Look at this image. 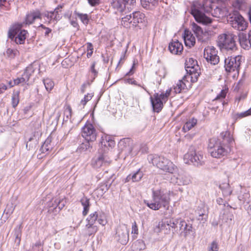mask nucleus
I'll return each mask as SVG.
<instances>
[{
  "instance_id": "obj_38",
  "label": "nucleus",
  "mask_w": 251,
  "mask_h": 251,
  "mask_svg": "<svg viewBox=\"0 0 251 251\" xmlns=\"http://www.w3.org/2000/svg\"><path fill=\"white\" fill-rule=\"evenodd\" d=\"M31 74V70L28 68H27L21 77L24 83L29 81Z\"/></svg>"
},
{
  "instance_id": "obj_37",
  "label": "nucleus",
  "mask_w": 251,
  "mask_h": 251,
  "mask_svg": "<svg viewBox=\"0 0 251 251\" xmlns=\"http://www.w3.org/2000/svg\"><path fill=\"white\" fill-rule=\"evenodd\" d=\"M141 4L144 8L149 6L150 4L154 6L157 4L158 0H141Z\"/></svg>"
},
{
  "instance_id": "obj_60",
  "label": "nucleus",
  "mask_w": 251,
  "mask_h": 251,
  "mask_svg": "<svg viewBox=\"0 0 251 251\" xmlns=\"http://www.w3.org/2000/svg\"><path fill=\"white\" fill-rule=\"evenodd\" d=\"M8 84L9 86V88L12 87L14 86H15L14 81L12 82V81H8Z\"/></svg>"
},
{
  "instance_id": "obj_41",
  "label": "nucleus",
  "mask_w": 251,
  "mask_h": 251,
  "mask_svg": "<svg viewBox=\"0 0 251 251\" xmlns=\"http://www.w3.org/2000/svg\"><path fill=\"white\" fill-rule=\"evenodd\" d=\"M64 113L67 119L71 118L72 115V109L70 105H66L65 106Z\"/></svg>"
},
{
  "instance_id": "obj_55",
  "label": "nucleus",
  "mask_w": 251,
  "mask_h": 251,
  "mask_svg": "<svg viewBox=\"0 0 251 251\" xmlns=\"http://www.w3.org/2000/svg\"><path fill=\"white\" fill-rule=\"evenodd\" d=\"M126 5H134L136 3V0H124Z\"/></svg>"
},
{
  "instance_id": "obj_57",
  "label": "nucleus",
  "mask_w": 251,
  "mask_h": 251,
  "mask_svg": "<svg viewBox=\"0 0 251 251\" xmlns=\"http://www.w3.org/2000/svg\"><path fill=\"white\" fill-rule=\"evenodd\" d=\"M9 0H0V6H6L9 4Z\"/></svg>"
},
{
  "instance_id": "obj_32",
  "label": "nucleus",
  "mask_w": 251,
  "mask_h": 251,
  "mask_svg": "<svg viewBox=\"0 0 251 251\" xmlns=\"http://www.w3.org/2000/svg\"><path fill=\"white\" fill-rule=\"evenodd\" d=\"M98 218V214L97 212L91 213L86 219L87 224L93 225Z\"/></svg>"
},
{
  "instance_id": "obj_39",
  "label": "nucleus",
  "mask_w": 251,
  "mask_h": 251,
  "mask_svg": "<svg viewBox=\"0 0 251 251\" xmlns=\"http://www.w3.org/2000/svg\"><path fill=\"white\" fill-rule=\"evenodd\" d=\"M248 116H250L247 110L243 112L234 114L233 116V118L235 120L237 121Z\"/></svg>"
},
{
  "instance_id": "obj_20",
  "label": "nucleus",
  "mask_w": 251,
  "mask_h": 251,
  "mask_svg": "<svg viewBox=\"0 0 251 251\" xmlns=\"http://www.w3.org/2000/svg\"><path fill=\"white\" fill-rule=\"evenodd\" d=\"M183 38L186 47L191 48L195 46L196 39L190 30L185 29L183 34Z\"/></svg>"
},
{
  "instance_id": "obj_28",
  "label": "nucleus",
  "mask_w": 251,
  "mask_h": 251,
  "mask_svg": "<svg viewBox=\"0 0 251 251\" xmlns=\"http://www.w3.org/2000/svg\"><path fill=\"white\" fill-rule=\"evenodd\" d=\"M143 176V173L139 169L132 176L128 175L126 177L127 181H129V179H131L132 182H138Z\"/></svg>"
},
{
  "instance_id": "obj_58",
  "label": "nucleus",
  "mask_w": 251,
  "mask_h": 251,
  "mask_svg": "<svg viewBox=\"0 0 251 251\" xmlns=\"http://www.w3.org/2000/svg\"><path fill=\"white\" fill-rule=\"evenodd\" d=\"M71 25L75 27L78 28L79 25L76 21H72L71 22Z\"/></svg>"
},
{
  "instance_id": "obj_34",
  "label": "nucleus",
  "mask_w": 251,
  "mask_h": 251,
  "mask_svg": "<svg viewBox=\"0 0 251 251\" xmlns=\"http://www.w3.org/2000/svg\"><path fill=\"white\" fill-rule=\"evenodd\" d=\"M18 54L19 51L17 50L11 48L7 49L4 53L5 55L11 59L14 58L16 56L18 55Z\"/></svg>"
},
{
  "instance_id": "obj_21",
  "label": "nucleus",
  "mask_w": 251,
  "mask_h": 251,
  "mask_svg": "<svg viewBox=\"0 0 251 251\" xmlns=\"http://www.w3.org/2000/svg\"><path fill=\"white\" fill-rule=\"evenodd\" d=\"M170 226L169 224H166L162 221H160L154 227V231L157 233L163 232L165 234H168L170 232Z\"/></svg>"
},
{
  "instance_id": "obj_40",
  "label": "nucleus",
  "mask_w": 251,
  "mask_h": 251,
  "mask_svg": "<svg viewBox=\"0 0 251 251\" xmlns=\"http://www.w3.org/2000/svg\"><path fill=\"white\" fill-rule=\"evenodd\" d=\"M76 15L84 24H87L89 22L88 16L87 14L77 13Z\"/></svg>"
},
{
  "instance_id": "obj_52",
  "label": "nucleus",
  "mask_w": 251,
  "mask_h": 251,
  "mask_svg": "<svg viewBox=\"0 0 251 251\" xmlns=\"http://www.w3.org/2000/svg\"><path fill=\"white\" fill-rule=\"evenodd\" d=\"M8 89V87L4 83H0V94H3Z\"/></svg>"
},
{
  "instance_id": "obj_4",
  "label": "nucleus",
  "mask_w": 251,
  "mask_h": 251,
  "mask_svg": "<svg viewBox=\"0 0 251 251\" xmlns=\"http://www.w3.org/2000/svg\"><path fill=\"white\" fill-rule=\"evenodd\" d=\"M31 23V16L27 14L23 24L15 23L12 25L8 31V37L13 40L17 44H24L26 38L27 32L22 30L23 24L29 25Z\"/></svg>"
},
{
  "instance_id": "obj_10",
  "label": "nucleus",
  "mask_w": 251,
  "mask_h": 251,
  "mask_svg": "<svg viewBox=\"0 0 251 251\" xmlns=\"http://www.w3.org/2000/svg\"><path fill=\"white\" fill-rule=\"evenodd\" d=\"M194 81L193 77L190 75H186L182 79L179 80L175 85L173 86L175 94L181 92H185L189 90L192 86L193 83L197 82Z\"/></svg>"
},
{
  "instance_id": "obj_62",
  "label": "nucleus",
  "mask_w": 251,
  "mask_h": 251,
  "mask_svg": "<svg viewBox=\"0 0 251 251\" xmlns=\"http://www.w3.org/2000/svg\"><path fill=\"white\" fill-rule=\"evenodd\" d=\"M65 62H66V60H64L62 62V64H63V65H64V63H65Z\"/></svg>"
},
{
  "instance_id": "obj_53",
  "label": "nucleus",
  "mask_w": 251,
  "mask_h": 251,
  "mask_svg": "<svg viewBox=\"0 0 251 251\" xmlns=\"http://www.w3.org/2000/svg\"><path fill=\"white\" fill-rule=\"evenodd\" d=\"M40 26H41L43 29H45V30H46L45 32V36H48L51 32V29L50 28L46 27L43 25L41 24Z\"/></svg>"
},
{
  "instance_id": "obj_54",
  "label": "nucleus",
  "mask_w": 251,
  "mask_h": 251,
  "mask_svg": "<svg viewBox=\"0 0 251 251\" xmlns=\"http://www.w3.org/2000/svg\"><path fill=\"white\" fill-rule=\"evenodd\" d=\"M204 212V206H203V208H201L198 212V214L199 215V218L198 220H202V218H201V217H202V216H203L205 215Z\"/></svg>"
},
{
  "instance_id": "obj_61",
  "label": "nucleus",
  "mask_w": 251,
  "mask_h": 251,
  "mask_svg": "<svg viewBox=\"0 0 251 251\" xmlns=\"http://www.w3.org/2000/svg\"><path fill=\"white\" fill-rule=\"evenodd\" d=\"M142 147H144L145 148V151L147 152V150H148V148L147 147V145L146 144H142V145H141V149L142 148Z\"/></svg>"
},
{
  "instance_id": "obj_12",
  "label": "nucleus",
  "mask_w": 251,
  "mask_h": 251,
  "mask_svg": "<svg viewBox=\"0 0 251 251\" xmlns=\"http://www.w3.org/2000/svg\"><path fill=\"white\" fill-rule=\"evenodd\" d=\"M81 135L88 143L96 141L97 134L93 124L86 122L81 129Z\"/></svg>"
},
{
  "instance_id": "obj_13",
  "label": "nucleus",
  "mask_w": 251,
  "mask_h": 251,
  "mask_svg": "<svg viewBox=\"0 0 251 251\" xmlns=\"http://www.w3.org/2000/svg\"><path fill=\"white\" fill-rule=\"evenodd\" d=\"M184 160L186 163H193L195 165H201L203 164V156L197 154L194 148L189 149L188 152L184 155Z\"/></svg>"
},
{
  "instance_id": "obj_59",
  "label": "nucleus",
  "mask_w": 251,
  "mask_h": 251,
  "mask_svg": "<svg viewBox=\"0 0 251 251\" xmlns=\"http://www.w3.org/2000/svg\"><path fill=\"white\" fill-rule=\"evenodd\" d=\"M248 15L249 20L251 25V9H250V10L249 11Z\"/></svg>"
},
{
  "instance_id": "obj_64",
  "label": "nucleus",
  "mask_w": 251,
  "mask_h": 251,
  "mask_svg": "<svg viewBox=\"0 0 251 251\" xmlns=\"http://www.w3.org/2000/svg\"><path fill=\"white\" fill-rule=\"evenodd\" d=\"M79 251H82V250H79Z\"/></svg>"
},
{
  "instance_id": "obj_50",
  "label": "nucleus",
  "mask_w": 251,
  "mask_h": 251,
  "mask_svg": "<svg viewBox=\"0 0 251 251\" xmlns=\"http://www.w3.org/2000/svg\"><path fill=\"white\" fill-rule=\"evenodd\" d=\"M88 3L91 6H96L100 4L101 0H87Z\"/></svg>"
},
{
  "instance_id": "obj_46",
  "label": "nucleus",
  "mask_w": 251,
  "mask_h": 251,
  "mask_svg": "<svg viewBox=\"0 0 251 251\" xmlns=\"http://www.w3.org/2000/svg\"><path fill=\"white\" fill-rule=\"evenodd\" d=\"M143 246V243L141 241H136L132 244V247L135 251H140Z\"/></svg>"
},
{
  "instance_id": "obj_2",
  "label": "nucleus",
  "mask_w": 251,
  "mask_h": 251,
  "mask_svg": "<svg viewBox=\"0 0 251 251\" xmlns=\"http://www.w3.org/2000/svg\"><path fill=\"white\" fill-rule=\"evenodd\" d=\"M152 201H145V203L151 209L158 210L161 207L168 210L171 201L169 193H165L161 190L153 191L152 194Z\"/></svg>"
},
{
  "instance_id": "obj_43",
  "label": "nucleus",
  "mask_w": 251,
  "mask_h": 251,
  "mask_svg": "<svg viewBox=\"0 0 251 251\" xmlns=\"http://www.w3.org/2000/svg\"><path fill=\"white\" fill-rule=\"evenodd\" d=\"M86 45H87V57L88 58H90L92 55V54L93 53V50H94L93 46L92 44L90 42L87 43Z\"/></svg>"
},
{
  "instance_id": "obj_18",
  "label": "nucleus",
  "mask_w": 251,
  "mask_h": 251,
  "mask_svg": "<svg viewBox=\"0 0 251 251\" xmlns=\"http://www.w3.org/2000/svg\"><path fill=\"white\" fill-rule=\"evenodd\" d=\"M168 49L171 53L175 55H180L183 51V46L177 40H173L169 43Z\"/></svg>"
},
{
  "instance_id": "obj_44",
  "label": "nucleus",
  "mask_w": 251,
  "mask_h": 251,
  "mask_svg": "<svg viewBox=\"0 0 251 251\" xmlns=\"http://www.w3.org/2000/svg\"><path fill=\"white\" fill-rule=\"evenodd\" d=\"M219 245L216 241H213L208 248V251H219Z\"/></svg>"
},
{
  "instance_id": "obj_6",
  "label": "nucleus",
  "mask_w": 251,
  "mask_h": 251,
  "mask_svg": "<svg viewBox=\"0 0 251 251\" xmlns=\"http://www.w3.org/2000/svg\"><path fill=\"white\" fill-rule=\"evenodd\" d=\"M205 11L204 5L198 1L194 2L191 7V14L194 16L196 21L198 23L207 25L211 23L212 20L204 14L203 12Z\"/></svg>"
},
{
  "instance_id": "obj_17",
  "label": "nucleus",
  "mask_w": 251,
  "mask_h": 251,
  "mask_svg": "<svg viewBox=\"0 0 251 251\" xmlns=\"http://www.w3.org/2000/svg\"><path fill=\"white\" fill-rule=\"evenodd\" d=\"M192 29L196 34L198 40L202 42H204L208 40V33L206 31H203L202 28L196 23H193L192 24Z\"/></svg>"
},
{
  "instance_id": "obj_63",
  "label": "nucleus",
  "mask_w": 251,
  "mask_h": 251,
  "mask_svg": "<svg viewBox=\"0 0 251 251\" xmlns=\"http://www.w3.org/2000/svg\"><path fill=\"white\" fill-rule=\"evenodd\" d=\"M185 137H190V135H186V136H185Z\"/></svg>"
},
{
  "instance_id": "obj_42",
  "label": "nucleus",
  "mask_w": 251,
  "mask_h": 251,
  "mask_svg": "<svg viewBox=\"0 0 251 251\" xmlns=\"http://www.w3.org/2000/svg\"><path fill=\"white\" fill-rule=\"evenodd\" d=\"M97 220L98 223L103 226H105L107 223L106 216L104 213L100 215L99 216H98Z\"/></svg>"
},
{
  "instance_id": "obj_56",
  "label": "nucleus",
  "mask_w": 251,
  "mask_h": 251,
  "mask_svg": "<svg viewBox=\"0 0 251 251\" xmlns=\"http://www.w3.org/2000/svg\"><path fill=\"white\" fill-rule=\"evenodd\" d=\"M13 81H14L15 85H18L22 83H24V81H23V79H22V77L17 78L14 79Z\"/></svg>"
},
{
  "instance_id": "obj_49",
  "label": "nucleus",
  "mask_w": 251,
  "mask_h": 251,
  "mask_svg": "<svg viewBox=\"0 0 251 251\" xmlns=\"http://www.w3.org/2000/svg\"><path fill=\"white\" fill-rule=\"evenodd\" d=\"M131 234H134L136 235L138 234V228L135 221L132 223Z\"/></svg>"
},
{
  "instance_id": "obj_47",
  "label": "nucleus",
  "mask_w": 251,
  "mask_h": 251,
  "mask_svg": "<svg viewBox=\"0 0 251 251\" xmlns=\"http://www.w3.org/2000/svg\"><path fill=\"white\" fill-rule=\"evenodd\" d=\"M125 82L126 83H128L130 84H133L135 85H137L138 86L142 87L143 89H145L144 87L141 86L140 84H138L137 81L134 80L133 78H127L125 79Z\"/></svg>"
},
{
  "instance_id": "obj_27",
  "label": "nucleus",
  "mask_w": 251,
  "mask_h": 251,
  "mask_svg": "<svg viewBox=\"0 0 251 251\" xmlns=\"http://www.w3.org/2000/svg\"><path fill=\"white\" fill-rule=\"evenodd\" d=\"M197 123V120L195 118H192L184 125L182 130L184 132H186L194 127Z\"/></svg>"
},
{
  "instance_id": "obj_3",
  "label": "nucleus",
  "mask_w": 251,
  "mask_h": 251,
  "mask_svg": "<svg viewBox=\"0 0 251 251\" xmlns=\"http://www.w3.org/2000/svg\"><path fill=\"white\" fill-rule=\"evenodd\" d=\"M147 23V19L145 14L140 11H134L122 18L121 20V25L127 29L141 28V25H146Z\"/></svg>"
},
{
  "instance_id": "obj_30",
  "label": "nucleus",
  "mask_w": 251,
  "mask_h": 251,
  "mask_svg": "<svg viewBox=\"0 0 251 251\" xmlns=\"http://www.w3.org/2000/svg\"><path fill=\"white\" fill-rule=\"evenodd\" d=\"M101 144L103 145L106 148H112L115 145V142L110 137H105L102 139Z\"/></svg>"
},
{
  "instance_id": "obj_22",
  "label": "nucleus",
  "mask_w": 251,
  "mask_h": 251,
  "mask_svg": "<svg viewBox=\"0 0 251 251\" xmlns=\"http://www.w3.org/2000/svg\"><path fill=\"white\" fill-rule=\"evenodd\" d=\"M239 43L243 49H249L251 46V40L249 38H247V35L244 33H240L238 35Z\"/></svg>"
},
{
  "instance_id": "obj_1",
  "label": "nucleus",
  "mask_w": 251,
  "mask_h": 251,
  "mask_svg": "<svg viewBox=\"0 0 251 251\" xmlns=\"http://www.w3.org/2000/svg\"><path fill=\"white\" fill-rule=\"evenodd\" d=\"M234 143V138L230 131H223L219 137H214L209 140L207 150L212 157L221 158L230 153Z\"/></svg>"
},
{
  "instance_id": "obj_29",
  "label": "nucleus",
  "mask_w": 251,
  "mask_h": 251,
  "mask_svg": "<svg viewBox=\"0 0 251 251\" xmlns=\"http://www.w3.org/2000/svg\"><path fill=\"white\" fill-rule=\"evenodd\" d=\"M228 91V87L226 85L224 86L220 92L217 95L214 100L222 101L226 98Z\"/></svg>"
},
{
  "instance_id": "obj_26",
  "label": "nucleus",
  "mask_w": 251,
  "mask_h": 251,
  "mask_svg": "<svg viewBox=\"0 0 251 251\" xmlns=\"http://www.w3.org/2000/svg\"><path fill=\"white\" fill-rule=\"evenodd\" d=\"M113 7L120 12H123L126 7L124 0H114L112 2Z\"/></svg>"
},
{
  "instance_id": "obj_25",
  "label": "nucleus",
  "mask_w": 251,
  "mask_h": 251,
  "mask_svg": "<svg viewBox=\"0 0 251 251\" xmlns=\"http://www.w3.org/2000/svg\"><path fill=\"white\" fill-rule=\"evenodd\" d=\"M98 230V227L95 225L87 224L84 230V235L86 236L94 235Z\"/></svg>"
},
{
  "instance_id": "obj_48",
  "label": "nucleus",
  "mask_w": 251,
  "mask_h": 251,
  "mask_svg": "<svg viewBox=\"0 0 251 251\" xmlns=\"http://www.w3.org/2000/svg\"><path fill=\"white\" fill-rule=\"evenodd\" d=\"M36 19H41V13L38 10H35L32 12V21Z\"/></svg>"
},
{
  "instance_id": "obj_36",
  "label": "nucleus",
  "mask_w": 251,
  "mask_h": 251,
  "mask_svg": "<svg viewBox=\"0 0 251 251\" xmlns=\"http://www.w3.org/2000/svg\"><path fill=\"white\" fill-rule=\"evenodd\" d=\"M44 83L48 91H50L54 87V82L51 79L46 78L44 79Z\"/></svg>"
},
{
  "instance_id": "obj_8",
  "label": "nucleus",
  "mask_w": 251,
  "mask_h": 251,
  "mask_svg": "<svg viewBox=\"0 0 251 251\" xmlns=\"http://www.w3.org/2000/svg\"><path fill=\"white\" fill-rule=\"evenodd\" d=\"M242 56L236 55L235 56H228L225 60L224 67L226 71L228 73H235L234 76L238 75L240 70Z\"/></svg>"
},
{
  "instance_id": "obj_33",
  "label": "nucleus",
  "mask_w": 251,
  "mask_h": 251,
  "mask_svg": "<svg viewBox=\"0 0 251 251\" xmlns=\"http://www.w3.org/2000/svg\"><path fill=\"white\" fill-rule=\"evenodd\" d=\"M179 225L181 226V227L185 226L183 230L185 236L187 235L190 233V232L192 231V225L191 224H186L185 221L183 220L180 222Z\"/></svg>"
},
{
  "instance_id": "obj_15",
  "label": "nucleus",
  "mask_w": 251,
  "mask_h": 251,
  "mask_svg": "<svg viewBox=\"0 0 251 251\" xmlns=\"http://www.w3.org/2000/svg\"><path fill=\"white\" fill-rule=\"evenodd\" d=\"M230 24L232 27L239 31H245L247 29L248 23L241 15H238L230 21Z\"/></svg>"
},
{
  "instance_id": "obj_9",
  "label": "nucleus",
  "mask_w": 251,
  "mask_h": 251,
  "mask_svg": "<svg viewBox=\"0 0 251 251\" xmlns=\"http://www.w3.org/2000/svg\"><path fill=\"white\" fill-rule=\"evenodd\" d=\"M151 162L157 168L167 173L173 174L176 170L173 163L164 157L155 155L152 158Z\"/></svg>"
},
{
  "instance_id": "obj_23",
  "label": "nucleus",
  "mask_w": 251,
  "mask_h": 251,
  "mask_svg": "<svg viewBox=\"0 0 251 251\" xmlns=\"http://www.w3.org/2000/svg\"><path fill=\"white\" fill-rule=\"evenodd\" d=\"M62 6H58L54 11L48 12L47 14V17L50 21L55 20L57 21L60 19L61 16L59 13L61 12Z\"/></svg>"
},
{
  "instance_id": "obj_51",
  "label": "nucleus",
  "mask_w": 251,
  "mask_h": 251,
  "mask_svg": "<svg viewBox=\"0 0 251 251\" xmlns=\"http://www.w3.org/2000/svg\"><path fill=\"white\" fill-rule=\"evenodd\" d=\"M96 63L95 62H93L91 65L90 71L92 73L94 74V75L96 76L97 75L98 72L95 69Z\"/></svg>"
},
{
  "instance_id": "obj_31",
  "label": "nucleus",
  "mask_w": 251,
  "mask_h": 251,
  "mask_svg": "<svg viewBox=\"0 0 251 251\" xmlns=\"http://www.w3.org/2000/svg\"><path fill=\"white\" fill-rule=\"evenodd\" d=\"M20 92L18 91H14L11 98V103L13 107L15 108L19 103Z\"/></svg>"
},
{
  "instance_id": "obj_11",
  "label": "nucleus",
  "mask_w": 251,
  "mask_h": 251,
  "mask_svg": "<svg viewBox=\"0 0 251 251\" xmlns=\"http://www.w3.org/2000/svg\"><path fill=\"white\" fill-rule=\"evenodd\" d=\"M185 67L188 75L193 77L194 81H198L201 74V69L196 60L189 58L185 62Z\"/></svg>"
},
{
  "instance_id": "obj_16",
  "label": "nucleus",
  "mask_w": 251,
  "mask_h": 251,
  "mask_svg": "<svg viewBox=\"0 0 251 251\" xmlns=\"http://www.w3.org/2000/svg\"><path fill=\"white\" fill-rule=\"evenodd\" d=\"M111 163V160L109 158L101 154L98 157L92 159L91 165L95 169H99L102 166H108Z\"/></svg>"
},
{
  "instance_id": "obj_7",
  "label": "nucleus",
  "mask_w": 251,
  "mask_h": 251,
  "mask_svg": "<svg viewBox=\"0 0 251 251\" xmlns=\"http://www.w3.org/2000/svg\"><path fill=\"white\" fill-rule=\"evenodd\" d=\"M236 36L231 33H224L220 35L218 38V44L221 49L227 50H235L237 49Z\"/></svg>"
},
{
  "instance_id": "obj_19",
  "label": "nucleus",
  "mask_w": 251,
  "mask_h": 251,
  "mask_svg": "<svg viewBox=\"0 0 251 251\" xmlns=\"http://www.w3.org/2000/svg\"><path fill=\"white\" fill-rule=\"evenodd\" d=\"M244 86L242 81H238L234 84L233 86V91L236 93H241V94L235 97V100L239 102L240 100H244L247 96V92L244 91Z\"/></svg>"
},
{
  "instance_id": "obj_35",
  "label": "nucleus",
  "mask_w": 251,
  "mask_h": 251,
  "mask_svg": "<svg viewBox=\"0 0 251 251\" xmlns=\"http://www.w3.org/2000/svg\"><path fill=\"white\" fill-rule=\"evenodd\" d=\"M94 96L93 93H88L85 95L83 99L80 102V105H82V108H84L87 102L90 101Z\"/></svg>"
},
{
  "instance_id": "obj_24",
  "label": "nucleus",
  "mask_w": 251,
  "mask_h": 251,
  "mask_svg": "<svg viewBox=\"0 0 251 251\" xmlns=\"http://www.w3.org/2000/svg\"><path fill=\"white\" fill-rule=\"evenodd\" d=\"M80 203L83 207L82 215L83 216H86L89 211L90 207V199L85 196H83L80 200Z\"/></svg>"
},
{
  "instance_id": "obj_5",
  "label": "nucleus",
  "mask_w": 251,
  "mask_h": 251,
  "mask_svg": "<svg viewBox=\"0 0 251 251\" xmlns=\"http://www.w3.org/2000/svg\"><path fill=\"white\" fill-rule=\"evenodd\" d=\"M172 91V90L171 88L166 90L165 92H162L160 94L156 93L150 97L154 111L159 113L161 111L163 108L164 104L167 101L169 97L171 96Z\"/></svg>"
},
{
  "instance_id": "obj_45",
  "label": "nucleus",
  "mask_w": 251,
  "mask_h": 251,
  "mask_svg": "<svg viewBox=\"0 0 251 251\" xmlns=\"http://www.w3.org/2000/svg\"><path fill=\"white\" fill-rule=\"evenodd\" d=\"M137 61L134 60L131 68L130 69L129 71L126 74V75H131L134 74L136 71V66L137 65Z\"/></svg>"
},
{
  "instance_id": "obj_14",
  "label": "nucleus",
  "mask_w": 251,
  "mask_h": 251,
  "mask_svg": "<svg viewBox=\"0 0 251 251\" xmlns=\"http://www.w3.org/2000/svg\"><path fill=\"white\" fill-rule=\"evenodd\" d=\"M217 52L216 49L213 47L208 46L204 50V57L211 64H217L219 62Z\"/></svg>"
}]
</instances>
